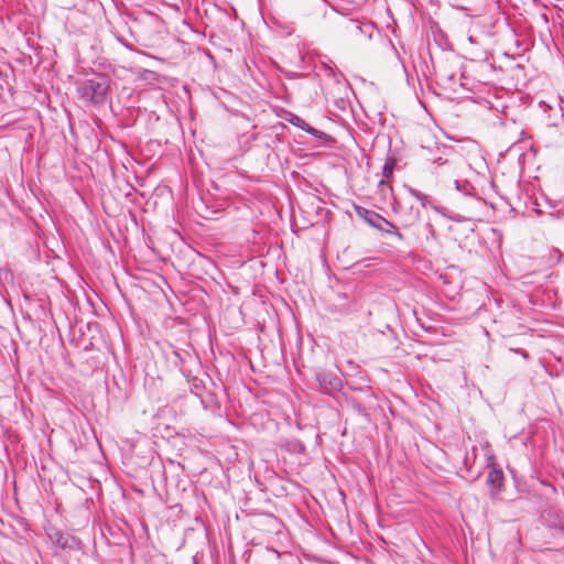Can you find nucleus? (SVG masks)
<instances>
[{
  "label": "nucleus",
  "instance_id": "1a4fd4ad",
  "mask_svg": "<svg viewBox=\"0 0 564 564\" xmlns=\"http://www.w3.org/2000/svg\"><path fill=\"white\" fill-rule=\"evenodd\" d=\"M173 355L175 357V360H173V364L176 366V367H180L182 369L183 365H184V358L182 357V355L174 350L173 351Z\"/></svg>",
  "mask_w": 564,
  "mask_h": 564
},
{
  "label": "nucleus",
  "instance_id": "423d86ee",
  "mask_svg": "<svg viewBox=\"0 0 564 564\" xmlns=\"http://www.w3.org/2000/svg\"><path fill=\"white\" fill-rule=\"evenodd\" d=\"M394 164H395V161L393 159H389L383 167H382V175L384 178H389L392 176L393 174V170H394Z\"/></svg>",
  "mask_w": 564,
  "mask_h": 564
},
{
  "label": "nucleus",
  "instance_id": "f8f14e48",
  "mask_svg": "<svg viewBox=\"0 0 564 564\" xmlns=\"http://www.w3.org/2000/svg\"><path fill=\"white\" fill-rule=\"evenodd\" d=\"M379 186H381L382 188L387 187V188H391L390 185L384 181V180H381L379 182Z\"/></svg>",
  "mask_w": 564,
  "mask_h": 564
},
{
  "label": "nucleus",
  "instance_id": "6e6552de",
  "mask_svg": "<svg viewBox=\"0 0 564 564\" xmlns=\"http://www.w3.org/2000/svg\"><path fill=\"white\" fill-rule=\"evenodd\" d=\"M347 31L351 32V33H355V34H360L361 33V26L352 21H350L348 23V25L346 26Z\"/></svg>",
  "mask_w": 564,
  "mask_h": 564
},
{
  "label": "nucleus",
  "instance_id": "f03ea898",
  "mask_svg": "<svg viewBox=\"0 0 564 564\" xmlns=\"http://www.w3.org/2000/svg\"><path fill=\"white\" fill-rule=\"evenodd\" d=\"M355 210L358 217L364 219L369 226L378 229L381 232L395 237L399 241L404 240V236L398 230L394 224H392L378 213L369 210L361 206H356Z\"/></svg>",
  "mask_w": 564,
  "mask_h": 564
},
{
  "label": "nucleus",
  "instance_id": "ddd939ff",
  "mask_svg": "<svg viewBox=\"0 0 564 564\" xmlns=\"http://www.w3.org/2000/svg\"><path fill=\"white\" fill-rule=\"evenodd\" d=\"M436 162L438 163V165H442V164L446 163V161H441V158Z\"/></svg>",
  "mask_w": 564,
  "mask_h": 564
},
{
  "label": "nucleus",
  "instance_id": "0eeeda50",
  "mask_svg": "<svg viewBox=\"0 0 564 564\" xmlns=\"http://www.w3.org/2000/svg\"><path fill=\"white\" fill-rule=\"evenodd\" d=\"M292 124H294L295 127L302 129V130H306V129H311V126L302 118L295 116L292 120H291Z\"/></svg>",
  "mask_w": 564,
  "mask_h": 564
},
{
  "label": "nucleus",
  "instance_id": "20e7f679",
  "mask_svg": "<svg viewBox=\"0 0 564 564\" xmlns=\"http://www.w3.org/2000/svg\"><path fill=\"white\" fill-rule=\"evenodd\" d=\"M487 481L496 488H500L503 482V474L501 470L492 469L489 471Z\"/></svg>",
  "mask_w": 564,
  "mask_h": 564
},
{
  "label": "nucleus",
  "instance_id": "9b49d317",
  "mask_svg": "<svg viewBox=\"0 0 564 564\" xmlns=\"http://www.w3.org/2000/svg\"><path fill=\"white\" fill-rule=\"evenodd\" d=\"M419 220V212H416L414 215H412V219L409 223L404 224V227H410L413 223Z\"/></svg>",
  "mask_w": 564,
  "mask_h": 564
},
{
  "label": "nucleus",
  "instance_id": "f257e3e1",
  "mask_svg": "<svg viewBox=\"0 0 564 564\" xmlns=\"http://www.w3.org/2000/svg\"><path fill=\"white\" fill-rule=\"evenodd\" d=\"M77 90L86 101L95 105L102 104L109 90V79L106 75L97 74L79 83Z\"/></svg>",
  "mask_w": 564,
  "mask_h": 564
},
{
  "label": "nucleus",
  "instance_id": "39448f33",
  "mask_svg": "<svg viewBox=\"0 0 564 564\" xmlns=\"http://www.w3.org/2000/svg\"><path fill=\"white\" fill-rule=\"evenodd\" d=\"M409 193L414 197L416 198L423 207H426L429 204H431V200H430V196L415 189V188H412L410 187L409 188Z\"/></svg>",
  "mask_w": 564,
  "mask_h": 564
},
{
  "label": "nucleus",
  "instance_id": "9d476101",
  "mask_svg": "<svg viewBox=\"0 0 564 564\" xmlns=\"http://www.w3.org/2000/svg\"><path fill=\"white\" fill-rule=\"evenodd\" d=\"M306 132H308L310 134L316 137V138H323L325 135L324 132L311 127V129H306L305 130Z\"/></svg>",
  "mask_w": 564,
  "mask_h": 564
},
{
  "label": "nucleus",
  "instance_id": "7ed1b4c3",
  "mask_svg": "<svg viewBox=\"0 0 564 564\" xmlns=\"http://www.w3.org/2000/svg\"><path fill=\"white\" fill-rule=\"evenodd\" d=\"M316 381L321 390L327 394L337 392L341 388V380L338 376L332 372H317Z\"/></svg>",
  "mask_w": 564,
  "mask_h": 564
}]
</instances>
